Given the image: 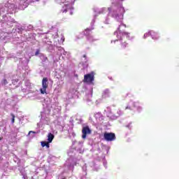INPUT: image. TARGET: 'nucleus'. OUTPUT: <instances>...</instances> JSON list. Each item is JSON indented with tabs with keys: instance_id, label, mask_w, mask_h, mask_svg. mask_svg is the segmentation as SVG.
<instances>
[{
	"instance_id": "nucleus-1",
	"label": "nucleus",
	"mask_w": 179,
	"mask_h": 179,
	"mask_svg": "<svg viewBox=\"0 0 179 179\" xmlns=\"http://www.w3.org/2000/svg\"><path fill=\"white\" fill-rule=\"evenodd\" d=\"M129 33L128 32H121L120 31L117 36V40H115V41H119L120 44V47H119V50L120 51H124L127 47H128V43L126 41H122V37H127V38H129Z\"/></svg>"
},
{
	"instance_id": "nucleus-2",
	"label": "nucleus",
	"mask_w": 179,
	"mask_h": 179,
	"mask_svg": "<svg viewBox=\"0 0 179 179\" xmlns=\"http://www.w3.org/2000/svg\"><path fill=\"white\" fill-rule=\"evenodd\" d=\"M48 88V78H43L42 80V88L40 89L41 94H47V89Z\"/></svg>"
},
{
	"instance_id": "nucleus-3",
	"label": "nucleus",
	"mask_w": 179,
	"mask_h": 179,
	"mask_svg": "<svg viewBox=\"0 0 179 179\" xmlns=\"http://www.w3.org/2000/svg\"><path fill=\"white\" fill-rule=\"evenodd\" d=\"M103 138L107 142H113V141H115L116 139L115 134L111 132H105L103 134Z\"/></svg>"
},
{
	"instance_id": "nucleus-4",
	"label": "nucleus",
	"mask_w": 179,
	"mask_h": 179,
	"mask_svg": "<svg viewBox=\"0 0 179 179\" xmlns=\"http://www.w3.org/2000/svg\"><path fill=\"white\" fill-rule=\"evenodd\" d=\"M85 36L87 40V41H89V43H93V41H95L94 38L93 37V36H92V30L90 29H86L85 31Z\"/></svg>"
},
{
	"instance_id": "nucleus-5",
	"label": "nucleus",
	"mask_w": 179,
	"mask_h": 179,
	"mask_svg": "<svg viewBox=\"0 0 179 179\" xmlns=\"http://www.w3.org/2000/svg\"><path fill=\"white\" fill-rule=\"evenodd\" d=\"M82 134L83 139H86V136L92 134V130L90 129V128H89V126L84 127L82 129Z\"/></svg>"
},
{
	"instance_id": "nucleus-6",
	"label": "nucleus",
	"mask_w": 179,
	"mask_h": 179,
	"mask_svg": "<svg viewBox=\"0 0 179 179\" xmlns=\"http://www.w3.org/2000/svg\"><path fill=\"white\" fill-rule=\"evenodd\" d=\"M93 80H94V75L89 73L84 76L83 82L85 83H92Z\"/></svg>"
},
{
	"instance_id": "nucleus-7",
	"label": "nucleus",
	"mask_w": 179,
	"mask_h": 179,
	"mask_svg": "<svg viewBox=\"0 0 179 179\" xmlns=\"http://www.w3.org/2000/svg\"><path fill=\"white\" fill-rule=\"evenodd\" d=\"M53 140H54V134H52V133H49L48 135V143H51V142H52Z\"/></svg>"
},
{
	"instance_id": "nucleus-8",
	"label": "nucleus",
	"mask_w": 179,
	"mask_h": 179,
	"mask_svg": "<svg viewBox=\"0 0 179 179\" xmlns=\"http://www.w3.org/2000/svg\"><path fill=\"white\" fill-rule=\"evenodd\" d=\"M41 145L42 146V148H45V146H46V148H50V143L46 142V141H41Z\"/></svg>"
},
{
	"instance_id": "nucleus-9",
	"label": "nucleus",
	"mask_w": 179,
	"mask_h": 179,
	"mask_svg": "<svg viewBox=\"0 0 179 179\" xmlns=\"http://www.w3.org/2000/svg\"><path fill=\"white\" fill-rule=\"evenodd\" d=\"M11 117H12L11 122L12 124H15V115H13V113H11Z\"/></svg>"
},
{
	"instance_id": "nucleus-10",
	"label": "nucleus",
	"mask_w": 179,
	"mask_h": 179,
	"mask_svg": "<svg viewBox=\"0 0 179 179\" xmlns=\"http://www.w3.org/2000/svg\"><path fill=\"white\" fill-rule=\"evenodd\" d=\"M152 38H154L155 40H157V38H159V34H155V36H152Z\"/></svg>"
},
{
	"instance_id": "nucleus-11",
	"label": "nucleus",
	"mask_w": 179,
	"mask_h": 179,
	"mask_svg": "<svg viewBox=\"0 0 179 179\" xmlns=\"http://www.w3.org/2000/svg\"><path fill=\"white\" fill-rule=\"evenodd\" d=\"M38 54H40V50H37L35 52V55L37 56L38 55Z\"/></svg>"
},
{
	"instance_id": "nucleus-12",
	"label": "nucleus",
	"mask_w": 179,
	"mask_h": 179,
	"mask_svg": "<svg viewBox=\"0 0 179 179\" xmlns=\"http://www.w3.org/2000/svg\"><path fill=\"white\" fill-rule=\"evenodd\" d=\"M3 82L4 85H7V83H8V80H6V79L3 80Z\"/></svg>"
},
{
	"instance_id": "nucleus-13",
	"label": "nucleus",
	"mask_w": 179,
	"mask_h": 179,
	"mask_svg": "<svg viewBox=\"0 0 179 179\" xmlns=\"http://www.w3.org/2000/svg\"><path fill=\"white\" fill-rule=\"evenodd\" d=\"M68 12V10L67 9H65L63 10V13H66Z\"/></svg>"
},
{
	"instance_id": "nucleus-14",
	"label": "nucleus",
	"mask_w": 179,
	"mask_h": 179,
	"mask_svg": "<svg viewBox=\"0 0 179 179\" xmlns=\"http://www.w3.org/2000/svg\"><path fill=\"white\" fill-rule=\"evenodd\" d=\"M108 10L109 12H111V10H112L111 7L108 8Z\"/></svg>"
},
{
	"instance_id": "nucleus-15",
	"label": "nucleus",
	"mask_w": 179,
	"mask_h": 179,
	"mask_svg": "<svg viewBox=\"0 0 179 179\" xmlns=\"http://www.w3.org/2000/svg\"><path fill=\"white\" fill-rule=\"evenodd\" d=\"M86 57H87L86 55H83V58H86Z\"/></svg>"
},
{
	"instance_id": "nucleus-16",
	"label": "nucleus",
	"mask_w": 179,
	"mask_h": 179,
	"mask_svg": "<svg viewBox=\"0 0 179 179\" xmlns=\"http://www.w3.org/2000/svg\"><path fill=\"white\" fill-rule=\"evenodd\" d=\"M0 141H2V137H0Z\"/></svg>"
},
{
	"instance_id": "nucleus-17",
	"label": "nucleus",
	"mask_w": 179,
	"mask_h": 179,
	"mask_svg": "<svg viewBox=\"0 0 179 179\" xmlns=\"http://www.w3.org/2000/svg\"><path fill=\"white\" fill-rule=\"evenodd\" d=\"M121 1H124V0H121Z\"/></svg>"
}]
</instances>
